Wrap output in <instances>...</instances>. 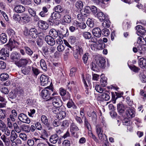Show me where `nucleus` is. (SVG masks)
<instances>
[{"label":"nucleus","mask_w":146,"mask_h":146,"mask_svg":"<svg viewBox=\"0 0 146 146\" xmlns=\"http://www.w3.org/2000/svg\"><path fill=\"white\" fill-rule=\"evenodd\" d=\"M54 39L51 36L47 35L45 37V40L46 43L49 45L52 46L55 44V43Z\"/></svg>","instance_id":"nucleus-13"},{"label":"nucleus","mask_w":146,"mask_h":146,"mask_svg":"<svg viewBox=\"0 0 146 146\" xmlns=\"http://www.w3.org/2000/svg\"><path fill=\"white\" fill-rule=\"evenodd\" d=\"M92 33L93 35L97 37H100L101 36V30L98 27L95 28L92 30Z\"/></svg>","instance_id":"nucleus-17"},{"label":"nucleus","mask_w":146,"mask_h":146,"mask_svg":"<svg viewBox=\"0 0 146 146\" xmlns=\"http://www.w3.org/2000/svg\"><path fill=\"white\" fill-rule=\"evenodd\" d=\"M103 75L102 74L101 75L102 77L100 79V83L102 86L105 87L107 84V78Z\"/></svg>","instance_id":"nucleus-43"},{"label":"nucleus","mask_w":146,"mask_h":146,"mask_svg":"<svg viewBox=\"0 0 146 146\" xmlns=\"http://www.w3.org/2000/svg\"><path fill=\"white\" fill-rule=\"evenodd\" d=\"M21 21H23L25 23H27L30 21V17L27 14L23 13L21 15Z\"/></svg>","instance_id":"nucleus-25"},{"label":"nucleus","mask_w":146,"mask_h":146,"mask_svg":"<svg viewBox=\"0 0 146 146\" xmlns=\"http://www.w3.org/2000/svg\"><path fill=\"white\" fill-rule=\"evenodd\" d=\"M7 33L10 38L14 39L15 36V32L14 31L11 29H9L7 30Z\"/></svg>","instance_id":"nucleus-36"},{"label":"nucleus","mask_w":146,"mask_h":146,"mask_svg":"<svg viewBox=\"0 0 146 146\" xmlns=\"http://www.w3.org/2000/svg\"><path fill=\"white\" fill-rule=\"evenodd\" d=\"M58 139V135L56 134H55L52 135L50 136L49 141L51 143L55 144L57 142Z\"/></svg>","instance_id":"nucleus-24"},{"label":"nucleus","mask_w":146,"mask_h":146,"mask_svg":"<svg viewBox=\"0 0 146 146\" xmlns=\"http://www.w3.org/2000/svg\"><path fill=\"white\" fill-rule=\"evenodd\" d=\"M29 34L33 38H36L37 37V31L36 29L34 28L31 29L29 31Z\"/></svg>","instance_id":"nucleus-28"},{"label":"nucleus","mask_w":146,"mask_h":146,"mask_svg":"<svg viewBox=\"0 0 146 146\" xmlns=\"http://www.w3.org/2000/svg\"><path fill=\"white\" fill-rule=\"evenodd\" d=\"M104 21L102 24V26L104 27L109 28L111 24V23L108 17H107V19H104Z\"/></svg>","instance_id":"nucleus-37"},{"label":"nucleus","mask_w":146,"mask_h":146,"mask_svg":"<svg viewBox=\"0 0 146 146\" xmlns=\"http://www.w3.org/2000/svg\"><path fill=\"white\" fill-rule=\"evenodd\" d=\"M87 15L86 14H82V13H79L77 15V17L78 20L80 21H84L86 18Z\"/></svg>","instance_id":"nucleus-46"},{"label":"nucleus","mask_w":146,"mask_h":146,"mask_svg":"<svg viewBox=\"0 0 146 146\" xmlns=\"http://www.w3.org/2000/svg\"><path fill=\"white\" fill-rule=\"evenodd\" d=\"M38 24L39 27L42 29L46 30L48 27V25L47 23L42 20L39 21Z\"/></svg>","instance_id":"nucleus-18"},{"label":"nucleus","mask_w":146,"mask_h":146,"mask_svg":"<svg viewBox=\"0 0 146 146\" xmlns=\"http://www.w3.org/2000/svg\"><path fill=\"white\" fill-rule=\"evenodd\" d=\"M64 108H60L57 115H56L57 118L59 120L63 119L66 116V113Z\"/></svg>","instance_id":"nucleus-14"},{"label":"nucleus","mask_w":146,"mask_h":146,"mask_svg":"<svg viewBox=\"0 0 146 146\" xmlns=\"http://www.w3.org/2000/svg\"><path fill=\"white\" fill-rule=\"evenodd\" d=\"M137 34L139 35H144L146 32L145 28L140 25H138L136 27Z\"/></svg>","instance_id":"nucleus-11"},{"label":"nucleus","mask_w":146,"mask_h":146,"mask_svg":"<svg viewBox=\"0 0 146 146\" xmlns=\"http://www.w3.org/2000/svg\"><path fill=\"white\" fill-rule=\"evenodd\" d=\"M52 103L53 105L56 107H60L62 105V102L59 96H56L52 97Z\"/></svg>","instance_id":"nucleus-6"},{"label":"nucleus","mask_w":146,"mask_h":146,"mask_svg":"<svg viewBox=\"0 0 146 146\" xmlns=\"http://www.w3.org/2000/svg\"><path fill=\"white\" fill-rule=\"evenodd\" d=\"M58 94L57 92L54 91L52 88H45L41 92L42 98L44 99L48 100L51 99L52 97L51 96V95L53 96Z\"/></svg>","instance_id":"nucleus-1"},{"label":"nucleus","mask_w":146,"mask_h":146,"mask_svg":"<svg viewBox=\"0 0 146 146\" xmlns=\"http://www.w3.org/2000/svg\"><path fill=\"white\" fill-rule=\"evenodd\" d=\"M48 14V9L45 7H42V11L39 13V15L42 17H46Z\"/></svg>","instance_id":"nucleus-31"},{"label":"nucleus","mask_w":146,"mask_h":146,"mask_svg":"<svg viewBox=\"0 0 146 146\" xmlns=\"http://www.w3.org/2000/svg\"><path fill=\"white\" fill-rule=\"evenodd\" d=\"M90 47L92 50L94 51L102 50L103 48V44L101 43H93L91 45Z\"/></svg>","instance_id":"nucleus-12"},{"label":"nucleus","mask_w":146,"mask_h":146,"mask_svg":"<svg viewBox=\"0 0 146 146\" xmlns=\"http://www.w3.org/2000/svg\"><path fill=\"white\" fill-rule=\"evenodd\" d=\"M129 67L131 70L135 72H137L140 70L139 68L136 67L133 65H129Z\"/></svg>","instance_id":"nucleus-55"},{"label":"nucleus","mask_w":146,"mask_h":146,"mask_svg":"<svg viewBox=\"0 0 146 146\" xmlns=\"http://www.w3.org/2000/svg\"><path fill=\"white\" fill-rule=\"evenodd\" d=\"M71 21V18L70 16L68 15H66L64 17L63 21L65 23H69Z\"/></svg>","instance_id":"nucleus-51"},{"label":"nucleus","mask_w":146,"mask_h":146,"mask_svg":"<svg viewBox=\"0 0 146 146\" xmlns=\"http://www.w3.org/2000/svg\"><path fill=\"white\" fill-rule=\"evenodd\" d=\"M75 24L78 28H80L81 29H84L86 27L85 23L84 22L80 23L78 21H76L75 23Z\"/></svg>","instance_id":"nucleus-39"},{"label":"nucleus","mask_w":146,"mask_h":146,"mask_svg":"<svg viewBox=\"0 0 146 146\" xmlns=\"http://www.w3.org/2000/svg\"><path fill=\"white\" fill-rule=\"evenodd\" d=\"M32 62L31 60L28 58H21L15 62V64L19 68H24L26 67L27 65H29Z\"/></svg>","instance_id":"nucleus-2"},{"label":"nucleus","mask_w":146,"mask_h":146,"mask_svg":"<svg viewBox=\"0 0 146 146\" xmlns=\"http://www.w3.org/2000/svg\"><path fill=\"white\" fill-rule=\"evenodd\" d=\"M17 134L14 130H12L11 132V135L10 137L11 141H13L17 138Z\"/></svg>","instance_id":"nucleus-42"},{"label":"nucleus","mask_w":146,"mask_h":146,"mask_svg":"<svg viewBox=\"0 0 146 146\" xmlns=\"http://www.w3.org/2000/svg\"><path fill=\"white\" fill-rule=\"evenodd\" d=\"M9 56V50L2 49L0 50V59L5 60L7 57Z\"/></svg>","instance_id":"nucleus-10"},{"label":"nucleus","mask_w":146,"mask_h":146,"mask_svg":"<svg viewBox=\"0 0 146 146\" xmlns=\"http://www.w3.org/2000/svg\"><path fill=\"white\" fill-rule=\"evenodd\" d=\"M84 119V124L86 127L89 130L91 129V127L90 123L88 121V120L86 117H83Z\"/></svg>","instance_id":"nucleus-54"},{"label":"nucleus","mask_w":146,"mask_h":146,"mask_svg":"<svg viewBox=\"0 0 146 146\" xmlns=\"http://www.w3.org/2000/svg\"><path fill=\"white\" fill-rule=\"evenodd\" d=\"M54 20V19H53L50 17L48 20L47 22L48 24L51 25H57L56 23H55V22H57V21Z\"/></svg>","instance_id":"nucleus-61"},{"label":"nucleus","mask_w":146,"mask_h":146,"mask_svg":"<svg viewBox=\"0 0 146 146\" xmlns=\"http://www.w3.org/2000/svg\"><path fill=\"white\" fill-rule=\"evenodd\" d=\"M96 17L101 21H103L106 19H107L108 16L106 14H104L103 12L98 11L96 14Z\"/></svg>","instance_id":"nucleus-16"},{"label":"nucleus","mask_w":146,"mask_h":146,"mask_svg":"<svg viewBox=\"0 0 146 146\" xmlns=\"http://www.w3.org/2000/svg\"><path fill=\"white\" fill-rule=\"evenodd\" d=\"M146 44V42L144 38L142 36H139L138 38L136 45H138V48L139 50H141V52L145 53L146 50L145 45Z\"/></svg>","instance_id":"nucleus-3"},{"label":"nucleus","mask_w":146,"mask_h":146,"mask_svg":"<svg viewBox=\"0 0 146 146\" xmlns=\"http://www.w3.org/2000/svg\"><path fill=\"white\" fill-rule=\"evenodd\" d=\"M89 53L86 52L84 54L82 57V60L84 63L86 64L87 63L88 58L89 57Z\"/></svg>","instance_id":"nucleus-53"},{"label":"nucleus","mask_w":146,"mask_h":146,"mask_svg":"<svg viewBox=\"0 0 146 146\" xmlns=\"http://www.w3.org/2000/svg\"><path fill=\"white\" fill-rule=\"evenodd\" d=\"M67 106L69 108L72 107L73 108L76 109L77 107L74 105V103L71 100L69 101L67 104Z\"/></svg>","instance_id":"nucleus-56"},{"label":"nucleus","mask_w":146,"mask_h":146,"mask_svg":"<svg viewBox=\"0 0 146 146\" xmlns=\"http://www.w3.org/2000/svg\"><path fill=\"white\" fill-rule=\"evenodd\" d=\"M101 101H107L109 100L110 96L109 95L106 93H103L100 96Z\"/></svg>","instance_id":"nucleus-29"},{"label":"nucleus","mask_w":146,"mask_h":146,"mask_svg":"<svg viewBox=\"0 0 146 146\" xmlns=\"http://www.w3.org/2000/svg\"><path fill=\"white\" fill-rule=\"evenodd\" d=\"M41 85L42 86H46L50 83L51 79L47 75H42L40 77Z\"/></svg>","instance_id":"nucleus-5"},{"label":"nucleus","mask_w":146,"mask_h":146,"mask_svg":"<svg viewBox=\"0 0 146 146\" xmlns=\"http://www.w3.org/2000/svg\"><path fill=\"white\" fill-rule=\"evenodd\" d=\"M99 4L98 6L103 9L106 8L109 5L108 2H105L103 1H101Z\"/></svg>","instance_id":"nucleus-40"},{"label":"nucleus","mask_w":146,"mask_h":146,"mask_svg":"<svg viewBox=\"0 0 146 146\" xmlns=\"http://www.w3.org/2000/svg\"><path fill=\"white\" fill-rule=\"evenodd\" d=\"M21 131H24L26 133H29L30 131V129L29 126L27 125L23 124L21 125Z\"/></svg>","instance_id":"nucleus-35"},{"label":"nucleus","mask_w":146,"mask_h":146,"mask_svg":"<svg viewBox=\"0 0 146 146\" xmlns=\"http://www.w3.org/2000/svg\"><path fill=\"white\" fill-rule=\"evenodd\" d=\"M58 31H56L54 29H50L49 32L50 36L53 38H56L58 36Z\"/></svg>","instance_id":"nucleus-27"},{"label":"nucleus","mask_w":146,"mask_h":146,"mask_svg":"<svg viewBox=\"0 0 146 146\" xmlns=\"http://www.w3.org/2000/svg\"><path fill=\"white\" fill-rule=\"evenodd\" d=\"M61 16V13L55 12L52 13L50 17L53 19L55 20L60 19Z\"/></svg>","instance_id":"nucleus-33"},{"label":"nucleus","mask_w":146,"mask_h":146,"mask_svg":"<svg viewBox=\"0 0 146 146\" xmlns=\"http://www.w3.org/2000/svg\"><path fill=\"white\" fill-rule=\"evenodd\" d=\"M41 136L40 137L44 140L46 139V137H47L48 136V134L46 131L44 129H42L41 132Z\"/></svg>","instance_id":"nucleus-48"},{"label":"nucleus","mask_w":146,"mask_h":146,"mask_svg":"<svg viewBox=\"0 0 146 146\" xmlns=\"http://www.w3.org/2000/svg\"><path fill=\"white\" fill-rule=\"evenodd\" d=\"M126 114L127 117L129 118H132L135 116V111L134 109L129 108L126 110Z\"/></svg>","instance_id":"nucleus-15"},{"label":"nucleus","mask_w":146,"mask_h":146,"mask_svg":"<svg viewBox=\"0 0 146 146\" xmlns=\"http://www.w3.org/2000/svg\"><path fill=\"white\" fill-rule=\"evenodd\" d=\"M96 131L99 138L100 141H103L104 139H104V137H105L106 140H107V137L106 135L105 134H103V130L100 125L98 124L96 125Z\"/></svg>","instance_id":"nucleus-4"},{"label":"nucleus","mask_w":146,"mask_h":146,"mask_svg":"<svg viewBox=\"0 0 146 146\" xmlns=\"http://www.w3.org/2000/svg\"><path fill=\"white\" fill-rule=\"evenodd\" d=\"M9 76L7 73H3L0 75V80L2 81H5L8 79Z\"/></svg>","instance_id":"nucleus-41"},{"label":"nucleus","mask_w":146,"mask_h":146,"mask_svg":"<svg viewBox=\"0 0 146 146\" xmlns=\"http://www.w3.org/2000/svg\"><path fill=\"white\" fill-rule=\"evenodd\" d=\"M19 54L17 53H12L11 55V58L13 61L15 62L18 58Z\"/></svg>","instance_id":"nucleus-44"},{"label":"nucleus","mask_w":146,"mask_h":146,"mask_svg":"<svg viewBox=\"0 0 146 146\" xmlns=\"http://www.w3.org/2000/svg\"><path fill=\"white\" fill-rule=\"evenodd\" d=\"M90 11L94 14L98 13L97 8L95 6L92 5L90 6Z\"/></svg>","instance_id":"nucleus-62"},{"label":"nucleus","mask_w":146,"mask_h":146,"mask_svg":"<svg viewBox=\"0 0 146 146\" xmlns=\"http://www.w3.org/2000/svg\"><path fill=\"white\" fill-rule=\"evenodd\" d=\"M31 67L30 66H28L21 70L22 72L25 75H28L30 73L31 70Z\"/></svg>","instance_id":"nucleus-32"},{"label":"nucleus","mask_w":146,"mask_h":146,"mask_svg":"<svg viewBox=\"0 0 146 146\" xmlns=\"http://www.w3.org/2000/svg\"><path fill=\"white\" fill-rule=\"evenodd\" d=\"M139 65L140 68L143 69L146 68V59L143 58H141L138 61Z\"/></svg>","instance_id":"nucleus-20"},{"label":"nucleus","mask_w":146,"mask_h":146,"mask_svg":"<svg viewBox=\"0 0 146 146\" xmlns=\"http://www.w3.org/2000/svg\"><path fill=\"white\" fill-rule=\"evenodd\" d=\"M59 90L60 95L61 96H65L63 98L64 101L70 98V94L68 92H66V90L63 88H60Z\"/></svg>","instance_id":"nucleus-9"},{"label":"nucleus","mask_w":146,"mask_h":146,"mask_svg":"<svg viewBox=\"0 0 146 146\" xmlns=\"http://www.w3.org/2000/svg\"><path fill=\"white\" fill-rule=\"evenodd\" d=\"M117 109L118 113L120 115L122 114L125 110L124 106L122 103H120L117 104Z\"/></svg>","instance_id":"nucleus-23"},{"label":"nucleus","mask_w":146,"mask_h":146,"mask_svg":"<svg viewBox=\"0 0 146 146\" xmlns=\"http://www.w3.org/2000/svg\"><path fill=\"white\" fill-rule=\"evenodd\" d=\"M40 66L42 68L44 71H47V66L45 61L42 59L40 60Z\"/></svg>","instance_id":"nucleus-38"},{"label":"nucleus","mask_w":146,"mask_h":146,"mask_svg":"<svg viewBox=\"0 0 146 146\" xmlns=\"http://www.w3.org/2000/svg\"><path fill=\"white\" fill-rule=\"evenodd\" d=\"M13 126L15 131L17 133H20L21 132V125H19L16 123V122H15L13 123Z\"/></svg>","instance_id":"nucleus-34"},{"label":"nucleus","mask_w":146,"mask_h":146,"mask_svg":"<svg viewBox=\"0 0 146 146\" xmlns=\"http://www.w3.org/2000/svg\"><path fill=\"white\" fill-rule=\"evenodd\" d=\"M102 34L105 36H108L110 34V31L109 29L105 28L103 29L102 30Z\"/></svg>","instance_id":"nucleus-60"},{"label":"nucleus","mask_w":146,"mask_h":146,"mask_svg":"<svg viewBox=\"0 0 146 146\" xmlns=\"http://www.w3.org/2000/svg\"><path fill=\"white\" fill-rule=\"evenodd\" d=\"M24 49L26 53L29 56H31L33 54V51L29 47L27 46H25Z\"/></svg>","instance_id":"nucleus-50"},{"label":"nucleus","mask_w":146,"mask_h":146,"mask_svg":"<svg viewBox=\"0 0 146 146\" xmlns=\"http://www.w3.org/2000/svg\"><path fill=\"white\" fill-rule=\"evenodd\" d=\"M28 11L29 14L32 16H35L36 15V11L33 9L29 8Z\"/></svg>","instance_id":"nucleus-64"},{"label":"nucleus","mask_w":146,"mask_h":146,"mask_svg":"<svg viewBox=\"0 0 146 146\" xmlns=\"http://www.w3.org/2000/svg\"><path fill=\"white\" fill-rule=\"evenodd\" d=\"M18 119L24 123L29 124L31 122L29 118L26 114L23 113H21L19 115Z\"/></svg>","instance_id":"nucleus-7"},{"label":"nucleus","mask_w":146,"mask_h":146,"mask_svg":"<svg viewBox=\"0 0 146 146\" xmlns=\"http://www.w3.org/2000/svg\"><path fill=\"white\" fill-rule=\"evenodd\" d=\"M86 24L90 27H93L94 25V19L88 18L86 21Z\"/></svg>","instance_id":"nucleus-47"},{"label":"nucleus","mask_w":146,"mask_h":146,"mask_svg":"<svg viewBox=\"0 0 146 146\" xmlns=\"http://www.w3.org/2000/svg\"><path fill=\"white\" fill-rule=\"evenodd\" d=\"M131 26L130 22L127 20H125L123 23L122 28L123 30L127 31L130 29Z\"/></svg>","instance_id":"nucleus-19"},{"label":"nucleus","mask_w":146,"mask_h":146,"mask_svg":"<svg viewBox=\"0 0 146 146\" xmlns=\"http://www.w3.org/2000/svg\"><path fill=\"white\" fill-rule=\"evenodd\" d=\"M55 12L60 13L63 11V8L61 6L58 5L54 7Z\"/></svg>","instance_id":"nucleus-57"},{"label":"nucleus","mask_w":146,"mask_h":146,"mask_svg":"<svg viewBox=\"0 0 146 146\" xmlns=\"http://www.w3.org/2000/svg\"><path fill=\"white\" fill-rule=\"evenodd\" d=\"M83 35L84 38L87 39H90L92 37V35L91 33L88 32H84L83 33Z\"/></svg>","instance_id":"nucleus-52"},{"label":"nucleus","mask_w":146,"mask_h":146,"mask_svg":"<svg viewBox=\"0 0 146 146\" xmlns=\"http://www.w3.org/2000/svg\"><path fill=\"white\" fill-rule=\"evenodd\" d=\"M15 11L18 13H22L25 11V8L21 5L16 6L14 8Z\"/></svg>","instance_id":"nucleus-22"},{"label":"nucleus","mask_w":146,"mask_h":146,"mask_svg":"<svg viewBox=\"0 0 146 146\" xmlns=\"http://www.w3.org/2000/svg\"><path fill=\"white\" fill-rule=\"evenodd\" d=\"M10 39L11 38L9 41L10 44L11 43L13 45H15L16 46V47L18 48H19L21 47L20 43L19 42L15 40L14 39H13V41H11Z\"/></svg>","instance_id":"nucleus-45"},{"label":"nucleus","mask_w":146,"mask_h":146,"mask_svg":"<svg viewBox=\"0 0 146 146\" xmlns=\"http://www.w3.org/2000/svg\"><path fill=\"white\" fill-rule=\"evenodd\" d=\"M95 89L96 91L100 93H103L104 91V88L102 87H101L99 85H96L95 87Z\"/></svg>","instance_id":"nucleus-59"},{"label":"nucleus","mask_w":146,"mask_h":146,"mask_svg":"<svg viewBox=\"0 0 146 146\" xmlns=\"http://www.w3.org/2000/svg\"><path fill=\"white\" fill-rule=\"evenodd\" d=\"M106 60L103 58H100L99 60V63L98 64V66L103 69H104L106 66Z\"/></svg>","instance_id":"nucleus-26"},{"label":"nucleus","mask_w":146,"mask_h":146,"mask_svg":"<svg viewBox=\"0 0 146 146\" xmlns=\"http://www.w3.org/2000/svg\"><path fill=\"white\" fill-rule=\"evenodd\" d=\"M88 115L89 117H92L93 121H96L97 119V115L96 112L92 111L91 114L88 113Z\"/></svg>","instance_id":"nucleus-49"},{"label":"nucleus","mask_w":146,"mask_h":146,"mask_svg":"<svg viewBox=\"0 0 146 146\" xmlns=\"http://www.w3.org/2000/svg\"><path fill=\"white\" fill-rule=\"evenodd\" d=\"M7 40V36L6 34L2 33L0 34V41L1 43L5 44Z\"/></svg>","instance_id":"nucleus-30"},{"label":"nucleus","mask_w":146,"mask_h":146,"mask_svg":"<svg viewBox=\"0 0 146 146\" xmlns=\"http://www.w3.org/2000/svg\"><path fill=\"white\" fill-rule=\"evenodd\" d=\"M83 6L82 2L80 1H77L75 3V6L78 9H82Z\"/></svg>","instance_id":"nucleus-58"},{"label":"nucleus","mask_w":146,"mask_h":146,"mask_svg":"<svg viewBox=\"0 0 146 146\" xmlns=\"http://www.w3.org/2000/svg\"><path fill=\"white\" fill-rule=\"evenodd\" d=\"M21 16H20L19 14L17 13L14 14L13 17V19L15 21H21Z\"/></svg>","instance_id":"nucleus-63"},{"label":"nucleus","mask_w":146,"mask_h":146,"mask_svg":"<svg viewBox=\"0 0 146 146\" xmlns=\"http://www.w3.org/2000/svg\"><path fill=\"white\" fill-rule=\"evenodd\" d=\"M41 120L42 123L45 125L46 127L47 128L48 130H50L52 129V127L50 125L48 122V119L47 116L45 115H42L41 117Z\"/></svg>","instance_id":"nucleus-8"},{"label":"nucleus","mask_w":146,"mask_h":146,"mask_svg":"<svg viewBox=\"0 0 146 146\" xmlns=\"http://www.w3.org/2000/svg\"><path fill=\"white\" fill-rule=\"evenodd\" d=\"M79 129L76 124L74 123H72L70 125V130L72 135H75V132L79 130Z\"/></svg>","instance_id":"nucleus-21"}]
</instances>
